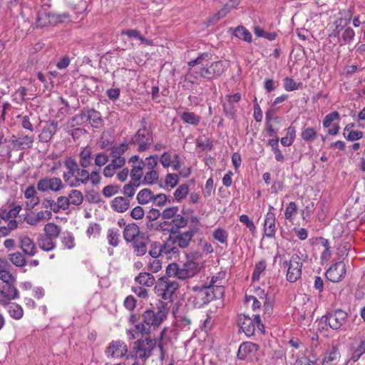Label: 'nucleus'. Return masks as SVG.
I'll list each match as a JSON object with an SVG mask.
<instances>
[{
    "label": "nucleus",
    "mask_w": 365,
    "mask_h": 365,
    "mask_svg": "<svg viewBox=\"0 0 365 365\" xmlns=\"http://www.w3.org/2000/svg\"><path fill=\"white\" fill-rule=\"evenodd\" d=\"M14 284H3L0 286V304L6 306L10 300L19 297V292Z\"/></svg>",
    "instance_id": "13"
},
{
    "label": "nucleus",
    "mask_w": 365,
    "mask_h": 365,
    "mask_svg": "<svg viewBox=\"0 0 365 365\" xmlns=\"http://www.w3.org/2000/svg\"><path fill=\"white\" fill-rule=\"evenodd\" d=\"M128 352L125 343L121 340L112 341L108 344L105 354L110 359H119L125 356Z\"/></svg>",
    "instance_id": "12"
},
{
    "label": "nucleus",
    "mask_w": 365,
    "mask_h": 365,
    "mask_svg": "<svg viewBox=\"0 0 365 365\" xmlns=\"http://www.w3.org/2000/svg\"><path fill=\"white\" fill-rule=\"evenodd\" d=\"M237 324L247 336L254 335L256 328H257L261 333H264V326L262 323L261 317L259 314L255 315L254 319H252L248 315L240 314L238 316Z\"/></svg>",
    "instance_id": "8"
},
{
    "label": "nucleus",
    "mask_w": 365,
    "mask_h": 365,
    "mask_svg": "<svg viewBox=\"0 0 365 365\" xmlns=\"http://www.w3.org/2000/svg\"><path fill=\"white\" fill-rule=\"evenodd\" d=\"M74 236L69 232H63L61 237L62 244L68 249H72L75 247Z\"/></svg>",
    "instance_id": "48"
},
{
    "label": "nucleus",
    "mask_w": 365,
    "mask_h": 365,
    "mask_svg": "<svg viewBox=\"0 0 365 365\" xmlns=\"http://www.w3.org/2000/svg\"><path fill=\"white\" fill-rule=\"evenodd\" d=\"M64 187L61 178L58 177H44L41 178L36 183V189L41 192L51 191L58 192Z\"/></svg>",
    "instance_id": "10"
},
{
    "label": "nucleus",
    "mask_w": 365,
    "mask_h": 365,
    "mask_svg": "<svg viewBox=\"0 0 365 365\" xmlns=\"http://www.w3.org/2000/svg\"><path fill=\"white\" fill-rule=\"evenodd\" d=\"M233 35L240 39H242L246 42L252 41L251 33L244 26H238L234 29Z\"/></svg>",
    "instance_id": "35"
},
{
    "label": "nucleus",
    "mask_w": 365,
    "mask_h": 365,
    "mask_svg": "<svg viewBox=\"0 0 365 365\" xmlns=\"http://www.w3.org/2000/svg\"><path fill=\"white\" fill-rule=\"evenodd\" d=\"M161 215L159 210L155 208L150 209L146 215V219L148 220L146 224L147 227L151 230L154 226L153 222L158 220Z\"/></svg>",
    "instance_id": "42"
},
{
    "label": "nucleus",
    "mask_w": 365,
    "mask_h": 365,
    "mask_svg": "<svg viewBox=\"0 0 365 365\" xmlns=\"http://www.w3.org/2000/svg\"><path fill=\"white\" fill-rule=\"evenodd\" d=\"M175 242L178 248H186L189 246L190 241L194 236V232L188 230L185 232H176L175 235H173Z\"/></svg>",
    "instance_id": "21"
},
{
    "label": "nucleus",
    "mask_w": 365,
    "mask_h": 365,
    "mask_svg": "<svg viewBox=\"0 0 365 365\" xmlns=\"http://www.w3.org/2000/svg\"><path fill=\"white\" fill-rule=\"evenodd\" d=\"M189 192V186L187 184L180 185L175 191V199L180 202L185 199Z\"/></svg>",
    "instance_id": "44"
},
{
    "label": "nucleus",
    "mask_w": 365,
    "mask_h": 365,
    "mask_svg": "<svg viewBox=\"0 0 365 365\" xmlns=\"http://www.w3.org/2000/svg\"><path fill=\"white\" fill-rule=\"evenodd\" d=\"M0 279L3 281V284L14 283L15 282L12 274L5 269H0Z\"/></svg>",
    "instance_id": "64"
},
{
    "label": "nucleus",
    "mask_w": 365,
    "mask_h": 365,
    "mask_svg": "<svg viewBox=\"0 0 365 365\" xmlns=\"http://www.w3.org/2000/svg\"><path fill=\"white\" fill-rule=\"evenodd\" d=\"M65 166L69 172V174L74 175L79 170V166L76 160L72 158H68L65 161Z\"/></svg>",
    "instance_id": "51"
},
{
    "label": "nucleus",
    "mask_w": 365,
    "mask_h": 365,
    "mask_svg": "<svg viewBox=\"0 0 365 365\" xmlns=\"http://www.w3.org/2000/svg\"><path fill=\"white\" fill-rule=\"evenodd\" d=\"M268 145L271 147L272 150L275 155V159L277 161L282 162L284 159V155L279 149V138L276 137L273 139L268 140Z\"/></svg>",
    "instance_id": "38"
},
{
    "label": "nucleus",
    "mask_w": 365,
    "mask_h": 365,
    "mask_svg": "<svg viewBox=\"0 0 365 365\" xmlns=\"http://www.w3.org/2000/svg\"><path fill=\"white\" fill-rule=\"evenodd\" d=\"M12 145V149L15 150H21L29 149L32 147L34 142V135H20L17 137L13 135L9 140Z\"/></svg>",
    "instance_id": "14"
},
{
    "label": "nucleus",
    "mask_w": 365,
    "mask_h": 365,
    "mask_svg": "<svg viewBox=\"0 0 365 365\" xmlns=\"http://www.w3.org/2000/svg\"><path fill=\"white\" fill-rule=\"evenodd\" d=\"M303 257L304 255L299 251L293 254L289 261L284 260L283 262L284 267H288L287 279L289 282H295L301 277Z\"/></svg>",
    "instance_id": "7"
},
{
    "label": "nucleus",
    "mask_w": 365,
    "mask_h": 365,
    "mask_svg": "<svg viewBox=\"0 0 365 365\" xmlns=\"http://www.w3.org/2000/svg\"><path fill=\"white\" fill-rule=\"evenodd\" d=\"M8 307V312L11 317L15 319H20L24 315V310L22 307L16 303H9L6 305Z\"/></svg>",
    "instance_id": "34"
},
{
    "label": "nucleus",
    "mask_w": 365,
    "mask_h": 365,
    "mask_svg": "<svg viewBox=\"0 0 365 365\" xmlns=\"http://www.w3.org/2000/svg\"><path fill=\"white\" fill-rule=\"evenodd\" d=\"M178 183V176L175 173H168L165 177V184L171 187H175Z\"/></svg>",
    "instance_id": "63"
},
{
    "label": "nucleus",
    "mask_w": 365,
    "mask_h": 365,
    "mask_svg": "<svg viewBox=\"0 0 365 365\" xmlns=\"http://www.w3.org/2000/svg\"><path fill=\"white\" fill-rule=\"evenodd\" d=\"M140 128L133 135L130 140V145H138V151L140 153L148 150L153 142V133L147 128V121L143 118Z\"/></svg>",
    "instance_id": "6"
},
{
    "label": "nucleus",
    "mask_w": 365,
    "mask_h": 365,
    "mask_svg": "<svg viewBox=\"0 0 365 365\" xmlns=\"http://www.w3.org/2000/svg\"><path fill=\"white\" fill-rule=\"evenodd\" d=\"M170 222L173 225L174 231L177 232L178 229L183 228L187 225V220L181 215L177 214Z\"/></svg>",
    "instance_id": "52"
},
{
    "label": "nucleus",
    "mask_w": 365,
    "mask_h": 365,
    "mask_svg": "<svg viewBox=\"0 0 365 365\" xmlns=\"http://www.w3.org/2000/svg\"><path fill=\"white\" fill-rule=\"evenodd\" d=\"M173 276H170L168 274L165 276L159 278L154 287L155 294L165 300H170L179 289L180 285L178 282L173 279Z\"/></svg>",
    "instance_id": "5"
},
{
    "label": "nucleus",
    "mask_w": 365,
    "mask_h": 365,
    "mask_svg": "<svg viewBox=\"0 0 365 365\" xmlns=\"http://www.w3.org/2000/svg\"><path fill=\"white\" fill-rule=\"evenodd\" d=\"M38 191L34 185H29L24 192L25 198V209L31 210L40 202V198L38 196Z\"/></svg>",
    "instance_id": "15"
},
{
    "label": "nucleus",
    "mask_w": 365,
    "mask_h": 365,
    "mask_svg": "<svg viewBox=\"0 0 365 365\" xmlns=\"http://www.w3.org/2000/svg\"><path fill=\"white\" fill-rule=\"evenodd\" d=\"M148 254L153 258L157 259L158 257L163 254L162 250V244L159 242H153L150 245V248L148 251Z\"/></svg>",
    "instance_id": "45"
},
{
    "label": "nucleus",
    "mask_w": 365,
    "mask_h": 365,
    "mask_svg": "<svg viewBox=\"0 0 365 365\" xmlns=\"http://www.w3.org/2000/svg\"><path fill=\"white\" fill-rule=\"evenodd\" d=\"M108 155L103 152L97 153L94 158L95 165L98 167H102L105 165L108 162Z\"/></svg>",
    "instance_id": "59"
},
{
    "label": "nucleus",
    "mask_w": 365,
    "mask_h": 365,
    "mask_svg": "<svg viewBox=\"0 0 365 365\" xmlns=\"http://www.w3.org/2000/svg\"><path fill=\"white\" fill-rule=\"evenodd\" d=\"M346 274V267L342 262H338L331 266L326 272L328 280L332 282H339Z\"/></svg>",
    "instance_id": "16"
},
{
    "label": "nucleus",
    "mask_w": 365,
    "mask_h": 365,
    "mask_svg": "<svg viewBox=\"0 0 365 365\" xmlns=\"http://www.w3.org/2000/svg\"><path fill=\"white\" fill-rule=\"evenodd\" d=\"M58 130V122L52 121L49 125L45 126L39 135V140L41 142H49Z\"/></svg>",
    "instance_id": "24"
},
{
    "label": "nucleus",
    "mask_w": 365,
    "mask_h": 365,
    "mask_svg": "<svg viewBox=\"0 0 365 365\" xmlns=\"http://www.w3.org/2000/svg\"><path fill=\"white\" fill-rule=\"evenodd\" d=\"M200 271L199 264L190 259L182 264L171 263L166 267V274L174 277L185 280L196 275Z\"/></svg>",
    "instance_id": "4"
},
{
    "label": "nucleus",
    "mask_w": 365,
    "mask_h": 365,
    "mask_svg": "<svg viewBox=\"0 0 365 365\" xmlns=\"http://www.w3.org/2000/svg\"><path fill=\"white\" fill-rule=\"evenodd\" d=\"M156 344L157 341L155 339L149 338L138 340L135 342L134 346L135 356L141 359L149 358Z\"/></svg>",
    "instance_id": "11"
},
{
    "label": "nucleus",
    "mask_w": 365,
    "mask_h": 365,
    "mask_svg": "<svg viewBox=\"0 0 365 365\" xmlns=\"http://www.w3.org/2000/svg\"><path fill=\"white\" fill-rule=\"evenodd\" d=\"M225 115L230 119H235L236 117L237 109L234 104L224 102L222 104Z\"/></svg>",
    "instance_id": "50"
},
{
    "label": "nucleus",
    "mask_w": 365,
    "mask_h": 365,
    "mask_svg": "<svg viewBox=\"0 0 365 365\" xmlns=\"http://www.w3.org/2000/svg\"><path fill=\"white\" fill-rule=\"evenodd\" d=\"M112 207L118 212H124L128 210L129 200L123 197H116L112 201Z\"/></svg>",
    "instance_id": "30"
},
{
    "label": "nucleus",
    "mask_w": 365,
    "mask_h": 365,
    "mask_svg": "<svg viewBox=\"0 0 365 365\" xmlns=\"http://www.w3.org/2000/svg\"><path fill=\"white\" fill-rule=\"evenodd\" d=\"M70 205L78 206L83 202V196L81 191L71 190L68 195Z\"/></svg>",
    "instance_id": "39"
},
{
    "label": "nucleus",
    "mask_w": 365,
    "mask_h": 365,
    "mask_svg": "<svg viewBox=\"0 0 365 365\" xmlns=\"http://www.w3.org/2000/svg\"><path fill=\"white\" fill-rule=\"evenodd\" d=\"M180 118L184 123L192 125H197L201 120L200 116L192 112H184L181 114Z\"/></svg>",
    "instance_id": "36"
},
{
    "label": "nucleus",
    "mask_w": 365,
    "mask_h": 365,
    "mask_svg": "<svg viewBox=\"0 0 365 365\" xmlns=\"http://www.w3.org/2000/svg\"><path fill=\"white\" fill-rule=\"evenodd\" d=\"M297 212V207L294 202H290L285 210L284 216L288 220H292Z\"/></svg>",
    "instance_id": "54"
},
{
    "label": "nucleus",
    "mask_w": 365,
    "mask_h": 365,
    "mask_svg": "<svg viewBox=\"0 0 365 365\" xmlns=\"http://www.w3.org/2000/svg\"><path fill=\"white\" fill-rule=\"evenodd\" d=\"M162 250L165 255H168L173 254L174 257L178 256L179 250L175 244L173 236L170 235L166 241L162 245Z\"/></svg>",
    "instance_id": "28"
},
{
    "label": "nucleus",
    "mask_w": 365,
    "mask_h": 365,
    "mask_svg": "<svg viewBox=\"0 0 365 365\" xmlns=\"http://www.w3.org/2000/svg\"><path fill=\"white\" fill-rule=\"evenodd\" d=\"M212 58V54L205 52L200 54L195 59L188 62L190 73L194 78H203L214 80L220 78L226 71L228 63L222 61L208 63Z\"/></svg>",
    "instance_id": "1"
},
{
    "label": "nucleus",
    "mask_w": 365,
    "mask_h": 365,
    "mask_svg": "<svg viewBox=\"0 0 365 365\" xmlns=\"http://www.w3.org/2000/svg\"><path fill=\"white\" fill-rule=\"evenodd\" d=\"M145 166V162L140 161L139 164L132 165V169L130 170L131 180L134 182L135 185H140V180L143 178V168Z\"/></svg>",
    "instance_id": "27"
},
{
    "label": "nucleus",
    "mask_w": 365,
    "mask_h": 365,
    "mask_svg": "<svg viewBox=\"0 0 365 365\" xmlns=\"http://www.w3.org/2000/svg\"><path fill=\"white\" fill-rule=\"evenodd\" d=\"M159 174L156 170H148L143 175L140 184L146 185H152L158 182Z\"/></svg>",
    "instance_id": "37"
},
{
    "label": "nucleus",
    "mask_w": 365,
    "mask_h": 365,
    "mask_svg": "<svg viewBox=\"0 0 365 365\" xmlns=\"http://www.w3.org/2000/svg\"><path fill=\"white\" fill-rule=\"evenodd\" d=\"M136 284L144 287H151L156 284L155 277L150 272H141L134 279Z\"/></svg>",
    "instance_id": "22"
},
{
    "label": "nucleus",
    "mask_w": 365,
    "mask_h": 365,
    "mask_svg": "<svg viewBox=\"0 0 365 365\" xmlns=\"http://www.w3.org/2000/svg\"><path fill=\"white\" fill-rule=\"evenodd\" d=\"M25 255H26L23 252L17 251L9 254L8 255V258L15 266L22 267H24L27 263Z\"/></svg>",
    "instance_id": "31"
},
{
    "label": "nucleus",
    "mask_w": 365,
    "mask_h": 365,
    "mask_svg": "<svg viewBox=\"0 0 365 365\" xmlns=\"http://www.w3.org/2000/svg\"><path fill=\"white\" fill-rule=\"evenodd\" d=\"M19 247L23 253L29 257L34 256L38 251L35 242L26 235L19 237Z\"/></svg>",
    "instance_id": "20"
},
{
    "label": "nucleus",
    "mask_w": 365,
    "mask_h": 365,
    "mask_svg": "<svg viewBox=\"0 0 365 365\" xmlns=\"http://www.w3.org/2000/svg\"><path fill=\"white\" fill-rule=\"evenodd\" d=\"M36 242L38 247L45 252L52 251L56 246L54 240L44 234H40L38 236Z\"/></svg>",
    "instance_id": "25"
},
{
    "label": "nucleus",
    "mask_w": 365,
    "mask_h": 365,
    "mask_svg": "<svg viewBox=\"0 0 365 365\" xmlns=\"http://www.w3.org/2000/svg\"><path fill=\"white\" fill-rule=\"evenodd\" d=\"M145 166L148 170H155V168L158 164V156L157 155H152L147 157L145 160Z\"/></svg>",
    "instance_id": "57"
},
{
    "label": "nucleus",
    "mask_w": 365,
    "mask_h": 365,
    "mask_svg": "<svg viewBox=\"0 0 365 365\" xmlns=\"http://www.w3.org/2000/svg\"><path fill=\"white\" fill-rule=\"evenodd\" d=\"M79 120L81 121L88 120L92 125L95 127H98L102 123L101 113L94 109L84 110L80 115L73 118V120L77 121V123H78Z\"/></svg>",
    "instance_id": "18"
},
{
    "label": "nucleus",
    "mask_w": 365,
    "mask_h": 365,
    "mask_svg": "<svg viewBox=\"0 0 365 365\" xmlns=\"http://www.w3.org/2000/svg\"><path fill=\"white\" fill-rule=\"evenodd\" d=\"M274 209L269 206V211L267 213L264 222V232L267 237H274L276 232L275 215L272 211Z\"/></svg>",
    "instance_id": "19"
},
{
    "label": "nucleus",
    "mask_w": 365,
    "mask_h": 365,
    "mask_svg": "<svg viewBox=\"0 0 365 365\" xmlns=\"http://www.w3.org/2000/svg\"><path fill=\"white\" fill-rule=\"evenodd\" d=\"M267 264L264 260H261L255 264L253 273L252 279L257 280L259 278L260 274L266 269Z\"/></svg>",
    "instance_id": "55"
},
{
    "label": "nucleus",
    "mask_w": 365,
    "mask_h": 365,
    "mask_svg": "<svg viewBox=\"0 0 365 365\" xmlns=\"http://www.w3.org/2000/svg\"><path fill=\"white\" fill-rule=\"evenodd\" d=\"M348 314L341 309L333 310L322 317V320L328 323L329 327L333 330L339 329L347 321Z\"/></svg>",
    "instance_id": "9"
},
{
    "label": "nucleus",
    "mask_w": 365,
    "mask_h": 365,
    "mask_svg": "<svg viewBox=\"0 0 365 365\" xmlns=\"http://www.w3.org/2000/svg\"><path fill=\"white\" fill-rule=\"evenodd\" d=\"M301 137L304 141H312L317 138V132L315 128L309 127L302 130Z\"/></svg>",
    "instance_id": "47"
},
{
    "label": "nucleus",
    "mask_w": 365,
    "mask_h": 365,
    "mask_svg": "<svg viewBox=\"0 0 365 365\" xmlns=\"http://www.w3.org/2000/svg\"><path fill=\"white\" fill-rule=\"evenodd\" d=\"M302 86V83H297L294 80L289 77L284 79V88L287 91H293L299 89Z\"/></svg>",
    "instance_id": "53"
},
{
    "label": "nucleus",
    "mask_w": 365,
    "mask_h": 365,
    "mask_svg": "<svg viewBox=\"0 0 365 365\" xmlns=\"http://www.w3.org/2000/svg\"><path fill=\"white\" fill-rule=\"evenodd\" d=\"M123 238L127 242H131L140 236L139 227L135 223H130L125 226L123 230Z\"/></svg>",
    "instance_id": "23"
},
{
    "label": "nucleus",
    "mask_w": 365,
    "mask_h": 365,
    "mask_svg": "<svg viewBox=\"0 0 365 365\" xmlns=\"http://www.w3.org/2000/svg\"><path fill=\"white\" fill-rule=\"evenodd\" d=\"M134 253L138 256H143L147 252L148 241L143 236L131 242Z\"/></svg>",
    "instance_id": "26"
},
{
    "label": "nucleus",
    "mask_w": 365,
    "mask_h": 365,
    "mask_svg": "<svg viewBox=\"0 0 365 365\" xmlns=\"http://www.w3.org/2000/svg\"><path fill=\"white\" fill-rule=\"evenodd\" d=\"M42 206L46 209L50 208L51 212L58 213L57 201L53 200L51 197L44 198L42 201Z\"/></svg>",
    "instance_id": "56"
},
{
    "label": "nucleus",
    "mask_w": 365,
    "mask_h": 365,
    "mask_svg": "<svg viewBox=\"0 0 365 365\" xmlns=\"http://www.w3.org/2000/svg\"><path fill=\"white\" fill-rule=\"evenodd\" d=\"M43 230L45 232L44 235L54 240L59 237L61 233V227L52 222L46 224Z\"/></svg>",
    "instance_id": "32"
},
{
    "label": "nucleus",
    "mask_w": 365,
    "mask_h": 365,
    "mask_svg": "<svg viewBox=\"0 0 365 365\" xmlns=\"http://www.w3.org/2000/svg\"><path fill=\"white\" fill-rule=\"evenodd\" d=\"M257 349V344L250 341L244 342L238 349L237 358L240 360L251 361L255 356Z\"/></svg>",
    "instance_id": "17"
},
{
    "label": "nucleus",
    "mask_w": 365,
    "mask_h": 365,
    "mask_svg": "<svg viewBox=\"0 0 365 365\" xmlns=\"http://www.w3.org/2000/svg\"><path fill=\"white\" fill-rule=\"evenodd\" d=\"M154 197L153 192L148 188L141 190L138 195L137 200L140 205H145L153 201Z\"/></svg>",
    "instance_id": "33"
},
{
    "label": "nucleus",
    "mask_w": 365,
    "mask_h": 365,
    "mask_svg": "<svg viewBox=\"0 0 365 365\" xmlns=\"http://www.w3.org/2000/svg\"><path fill=\"white\" fill-rule=\"evenodd\" d=\"M200 283L195 286L190 287L191 291L189 302L195 308H201L207 304L213 299L222 297L224 293V288L222 285H216Z\"/></svg>",
    "instance_id": "2"
},
{
    "label": "nucleus",
    "mask_w": 365,
    "mask_h": 365,
    "mask_svg": "<svg viewBox=\"0 0 365 365\" xmlns=\"http://www.w3.org/2000/svg\"><path fill=\"white\" fill-rule=\"evenodd\" d=\"M92 150L89 146L81 148L79 153V164L83 168H88L91 163Z\"/></svg>",
    "instance_id": "29"
},
{
    "label": "nucleus",
    "mask_w": 365,
    "mask_h": 365,
    "mask_svg": "<svg viewBox=\"0 0 365 365\" xmlns=\"http://www.w3.org/2000/svg\"><path fill=\"white\" fill-rule=\"evenodd\" d=\"M131 289L138 297L142 299H147L148 297V292L146 287L138 284V286L132 287Z\"/></svg>",
    "instance_id": "60"
},
{
    "label": "nucleus",
    "mask_w": 365,
    "mask_h": 365,
    "mask_svg": "<svg viewBox=\"0 0 365 365\" xmlns=\"http://www.w3.org/2000/svg\"><path fill=\"white\" fill-rule=\"evenodd\" d=\"M178 210L179 208L177 206L166 208L162 212L161 217L163 220H165V221H168L169 220H173L178 214Z\"/></svg>",
    "instance_id": "49"
},
{
    "label": "nucleus",
    "mask_w": 365,
    "mask_h": 365,
    "mask_svg": "<svg viewBox=\"0 0 365 365\" xmlns=\"http://www.w3.org/2000/svg\"><path fill=\"white\" fill-rule=\"evenodd\" d=\"M215 240L222 244H227L228 233L224 229L218 227L212 233Z\"/></svg>",
    "instance_id": "43"
},
{
    "label": "nucleus",
    "mask_w": 365,
    "mask_h": 365,
    "mask_svg": "<svg viewBox=\"0 0 365 365\" xmlns=\"http://www.w3.org/2000/svg\"><path fill=\"white\" fill-rule=\"evenodd\" d=\"M130 145L129 143H122L118 145L113 146L110 149V156L111 157H118V158H124L123 155L126 152L128 149V145Z\"/></svg>",
    "instance_id": "40"
},
{
    "label": "nucleus",
    "mask_w": 365,
    "mask_h": 365,
    "mask_svg": "<svg viewBox=\"0 0 365 365\" xmlns=\"http://www.w3.org/2000/svg\"><path fill=\"white\" fill-rule=\"evenodd\" d=\"M168 310L164 304L153 309H146L142 314V323L135 325L136 329L141 334H148L150 328L158 327L166 319Z\"/></svg>",
    "instance_id": "3"
},
{
    "label": "nucleus",
    "mask_w": 365,
    "mask_h": 365,
    "mask_svg": "<svg viewBox=\"0 0 365 365\" xmlns=\"http://www.w3.org/2000/svg\"><path fill=\"white\" fill-rule=\"evenodd\" d=\"M335 120H340V114L337 111H333L327 114L323 120V126L328 128Z\"/></svg>",
    "instance_id": "58"
},
{
    "label": "nucleus",
    "mask_w": 365,
    "mask_h": 365,
    "mask_svg": "<svg viewBox=\"0 0 365 365\" xmlns=\"http://www.w3.org/2000/svg\"><path fill=\"white\" fill-rule=\"evenodd\" d=\"M339 357V353L335 349L327 353L323 361V365H334Z\"/></svg>",
    "instance_id": "41"
},
{
    "label": "nucleus",
    "mask_w": 365,
    "mask_h": 365,
    "mask_svg": "<svg viewBox=\"0 0 365 365\" xmlns=\"http://www.w3.org/2000/svg\"><path fill=\"white\" fill-rule=\"evenodd\" d=\"M57 205L58 212L60 210H66L69 208L70 203L68 197L60 196L57 198Z\"/></svg>",
    "instance_id": "62"
},
{
    "label": "nucleus",
    "mask_w": 365,
    "mask_h": 365,
    "mask_svg": "<svg viewBox=\"0 0 365 365\" xmlns=\"http://www.w3.org/2000/svg\"><path fill=\"white\" fill-rule=\"evenodd\" d=\"M120 233L118 229H109L108 230L107 238L109 245L116 247L119 244Z\"/></svg>",
    "instance_id": "46"
},
{
    "label": "nucleus",
    "mask_w": 365,
    "mask_h": 365,
    "mask_svg": "<svg viewBox=\"0 0 365 365\" xmlns=\"http://www.w3.org/2000/svg\"><path fill=\"white\" fill-rule=\"evenodd\" d=\"M158 160L161 163L163 168H167L171 165V153L168 151L164 152L160 158H158Z\"/></svg>",
    "instance_id": "61"
}]
</instances>
